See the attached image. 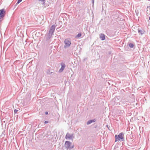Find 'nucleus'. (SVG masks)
Returning a JSON list of instances; mask_svg holds the SVG:
<instances>
[{"mask_svg":"<svg viewBox=\"0 0 150 150\" xmlns=\"http://www.w3.org/2000/svg\"><path fill=\"white\" fill-rule=\"evenodd\" d=\"M100 37L102 40H104L105 39V35L103 34H101Z\"/></svg>","mask_w":150,"mask_h":150,"instance_id":"obj_8","label":"nucleus"},{"mask_svg":"<svg viewBox=\"0 0 150 150\" xmlns=\"http://www.w3.org/2000/svg\"><path fill=\"white\" fill-rule=\"evenodd\" d=\"M55 25H52L50 28V33L52 34L53 33L55 30Z\"/></svg>","mask_w":150,"mask_h":150,"instance_id":"obj_5","label":"nucleus"},{"mask_svg":"<svg viewBox=\"0 0 150 150\" xmlns=\"http://www.w3.org/2000/svg\"><path fill=\"white\" fill-rule=\"evenodd\" d=\"M129 47L131 48H132L134 47V45H133V44H132V43L129 44Z\"/></svg>","mask_w":150,"mask_h":150,"instance_id":"obj_10","label":"nucleus"},{"mask_svg":"<svg viewBox=\"0 0 150 150\" xmlns=\"http://www.w3.org/2000/svg\"><path fill=\"white\" fill-rule=\"evenodd\" d=\"M94 121L93 120H90V121L89 122H94Z\"/></svg>","mask_w":150,"mask_h":150,"instance_id":"obj_15","label":"nucleus"},{"mask_svg":"<svg viewBox=\"0 0 150 150\" xmlns=\"http://www.w3.org/2000/svg\"><path fill=\"white\" fill-rule=\"evenodd\" d=\"M64 145L65 147L67 148L71 149L74 147V145L68 141L66 142Z\"/></svg>","mask_w":150,"mask_h":150,"instance_id":"obj_2","label":"nucleus"},{"mask_svg":"<svg viewBox=\"0 0 150 150\" xmlns=\"http://www.w3.org/2000/svg\"><path fill=\"white\" fill-rule=\"evenodd\" d=\"M149 20H150V17L149 18Z\"/></svg>","mask_w":150,"mask_h":150,"instance_id":"obj_18","label":"nucleus"},{"mask_svg":"<svg viewBox=\"0 0 150 150\" xmlns=\"http://www.w3.org/2000/svg\"><path fill=\"white\" fill-rule=\"evenodd\" d=\"M65 46L66 47H69L71 44V41L68 39H66L64 41Z\"/></svg>","mask_w":150,"mask_h":150,"instance_id":"obj_3","label":"nucleus"},{"mask_svg":"<svg viewBox=\"0 0 150 150\" xmlns=\"http://www.w3.org/2000/svg\"><path fill=\"white\" fill-rule=\"evenodd\" d=\"M5 12V11L4 9L0 10V19H1V17L2 18L4 16Z\"/></svg>","mask_w":150,"mask_h":150,"instance_id":"obj_4","label":"nucleus"},{"mask_svg":"<svg viewBox=\"0 0 150 150\" xmlns=\"http://www.w3.org/2000/svg\"><path fill=\"white\" fill-rule=\"evenodd\" d=\"M22 0H18L17 4H18L22 1Z\"/></svg>","mask_w":150,"mask_h":150,"instance_id":"obj_12","label":"nucleus"},{"mask_svg":"<svg viewBox=\"0 0 150 150\" xmlns=\"http://www.w3.org/2000/svg\"><path fill=\"white\" fill-rule=\"evenodd\" d=\"M115 142H119L121 140H123L124 139V136L122 133H120L118 135H115Z\"/></svg>","mask_w":150,"mask_h":150,"instance_id":"obj_1","label":"nucleus"},{"mask_svg":"<svg viewBox=\"0 0 150 150\" xmlns=\"http://www.w3.org/2000/svg\"><path fill=\"white\" fill-rule=\"evenodd\" d=\"M39 1H40L42 2H44V1H45V0H38Z\"/></svg>","mask_w":150,"mask_h":150,"instance_id":"obj_14","label":"nucleus"},{"mask_svg":"<svg viewBox=\"0 0 150 150\" xmlns=\"http://www.w3.org/2000/svg\"><path fill=\"white\" fill-rule=\"evenodd\" d=\"M18 111V110H17L16 109H15L14 110V113H16Z\"/></svg>","mask_w":150,"mask_h":150,"instance_id":"obj_13","label":"nucleus"},{"mask_svg":"<svg viewBox=\"0 0 150 150\" xmlns=\"http://www.w3.org/2000/svg\"><path fill=\"white\" fill-rule=\"evenodd\" d=\"M139 33L141 35L143 34L144 33V30H138Z\"/></svg>","mask_w":150,"mask_h":150,"instance_id":"obj_9","label":"nucleus"},{"mask_svg":"<svg viewBox=\"0 0 150 150\" xmlns=\"http://www.w3.org/2000/svg\"><path fill=\"white\" fill-rule=\"evenodd\" d=\"M62 67L61 69L59 70V71L62 72L64 69L65 67V65L64 64H62Z\"/></svg>","mask_w":150,"mask_h":150,"instance_id":"obj_7","label":"nucleus"},{"mask_svg":"<svg viewBox=\"0 0 150 150\" xmlns=\"http://www.w3.org/2000/svg\"><path fill=\"white\" fill-rule=\"evenodd\" d=\"M73 135H70L69 133H67L66 136L65 138L66 139H70L72 138Z\"/></svg>","mask_w":150,"mask_h":150,"instance_id":"obj_6","label":"nucleus"},{"mask_svg":"<svg viewBox=\"0 0 150 150\" xmlns=\"http://www.w3.org/2000/svg\"><path fill=\"white\" fill-rule=\"evenodd\" d=\"M81 33H79L76 36V37L79 38L81 37Z\"/></svg>","mask_w":150,"mask_h":150,"instance_id":"obj_11","label":"nucleus"},{"mask_svg":"<svg viewBox=\"0 0 150 150\" xmlns=\"http://www.w3.org/2000/svg\"><path fill=\"white\" fill-rule=\"evenodd\" d=\"M45 114L46 115H47L48 114V112H45Z\"/></svg>","mask_w":150,"mask_h":150,"instance_id":"obj_16","label":"nucleus"},{"mask_svg":"<svg viewBox=\"0 0 150 150\" xmlns=\"http://www.w3.org/2000/svg\"><path fill=\"white\" fill-rule=\"evenodd\" d=\"M91 122H88V123H87V125H88L89 124H90V123Z\"/></svg>","mask_w":150,"mask_h":150,"instance_id":"obj_17","label":"nucleus"}]
</instances>
